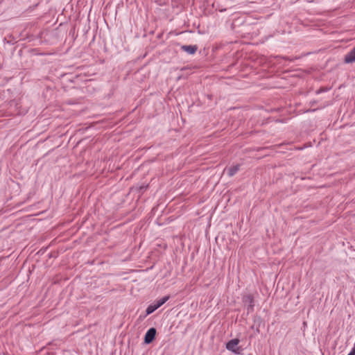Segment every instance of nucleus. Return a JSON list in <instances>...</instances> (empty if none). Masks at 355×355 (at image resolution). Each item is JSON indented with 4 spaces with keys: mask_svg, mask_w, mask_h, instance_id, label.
Masks as SVG:
<instances>
[{
    "mask_svg": "<svg viewBox=\"0 0 355 355\" xmlns=\"http://www.w3.org/2000/svg\"><path fill=\"white\" fill-rule=\"evenodd\" d=\"M344 61L347 64L355 62V46L345 55Z\"/></svg>",
    "mask_w": 355,
    "mask_h": 355,
    "instance_id": "7ed1b4c3",
    "label": "nucleus"
},
{
    "mask_svg": "<svg viewBox=\"0 0 355 355\" xmlns=\"http://www.w3.org/2000/svg\"><path fill=\"white\" fill-rule=\"evenodd\" d=\"M347 355H355V347L352 348L351 352Z\"/></svg>",
    "mask_w": 355,
    "mask_h": 355,
    "instance_id": "9d476101",
    "label": "nucleus"
},
{
    "mask_svg": "<svg viewBox=\"0 0 355 355\" xmlns=\"http://www.w3.org/2000/svg\"><path fill=\"white\" fill-rule=\"evenodd\" d=\"M324 91H326V89H319L318 91H317V92H316V93H317V94H319V93H320V92H324Z\"/></svg>",
    "mask_w": 355,
    "mask_h": 355,
    "instance_id": "9b49d317",
    "label": "nucleus"
},
{
    "mask_svg": "<svg viewBox=\"0 0 355 355\" xmlns=\"http://www.w3.org/2000/svg\"><path fill=\"white\" fill-rule=\"evenodd\" d=\"M157 309L156 308V306H155L153 304H150L146 310V315L151 314Z\"/></svg>",
    "mask_w": 355,
    "mask_h": 355,
    "instance_id": "6e6552de",
    "label": "nucleus"
},
{
    "mask_svg": "<svg viewBox=\"0 0 355 355\" xmlns=\"http://www.w3.org/2000/svg\"><path fill=\"white\" fill-rule=\"evenodd\" d=\"M148 185H146V186H141V187H139V191H140L141 193H143V192H144V191H145V190L148 188Z\"/></svg>",
    "mask_w": 355,
    "mask_h": 355,
    "instance_id": "1a4fd4ad",
    "label": "nucleus"
},
{
    "mask_svg": "<svg viewBox=\"0 0 355 355\" xmlns=\"http://www.w3.org/2000/svg\"><path fill=\"white\" fill-rule=\"evenodd\" d=\"M156 333H157V331H156L155 328H154V327L150 328L147 331V332L146 333V334L144 336V343L146 344L151 343L155 338Z\"/></svg>",
    "mask_w": 355,
    "mask_h": 355,
    "instance_id": "f03ea898",
    "label": "nucleus"
},
{
    "mask_svg": "<svg viewBox=\"0 0 355 355\" xmlns=\"http://www.w3.org/2000/svg\"><path fill=\"white\" fill-rule=\"evenodd\" d=\"M243 302L245 306H247L248 312H250L253 311L254 309V297L252 295L248 294L245 295L243 297Z\"/></svg>",
    "mask_w": 355,
    "mask_h": 355,
    "instance_id": "f257e3e1",
    "label": "nucleus"
},
{
    "mask_svg": "<svg viewBox=\"0 0 355 355\" xmlns=\"http://www.w3.org/2000/svg\"><path fill=\"white\" fill-rule=\"evenodd\" d=\"M238 339L230 340L226 345V348L228 350L235 351V347L239 344Z\"/></svg>",
    "mask_w": 355,
    "mask_h": 355,
    "instance_id": "39448f33",
    "label": "nucleus"
},
{
    "mask_svg": "<svg viewBox=\"0 0 355 355\" xmlns=\"http://www.w3.org/2000/svg\"><path fill=\"white\" fill-rule=\"evenodd\" d=\"M181 49L183 51L187 52L188 54L193 55L197 51L198 46L197 45H182L181 46Z\"/></svg>",
    "mask_w": 355,
    "mask_h": 355,
    "instance_id": "20e7f679",
    "label": "nucleus"
},
{
    "mask_svg": "<svg viewBox=\"0 0 355 355\" xmlns=\"http://www.w3.org/2000/svg\"><path fill=\"white\" fill-rule=\"evenodd\" d=\"M239 168H240V165L239 164H236V165H234L233 166H231L230 168H229L227 170V175L230 177H232L233 175H234L239 171Z\"/></svg>",
    "mask_w": 355,
    "mask_h": 355,
    "instance_id": "423d86ee",
    "label": "nucleus"
},
{
    "mask_svg": "<svg viewBox=\"0 0 355 355\" xmlns=\"http://www.w3.org/2000/svg\"><path fill=\"white\" fill-rule=\"evenodd\" d=\"M169 297H170L168 295V296H164V297H162V298L157 300L156 302H155L153 303V304L155 306H156L157 309H158L160 306H162L165 302H166L168 300Z\"/></svg>",
    "mask_w": 355,
    "mask_h": 355,
    "instance_id": "0eeeda50",
    "label": "nucleus"
}]
</instances>
